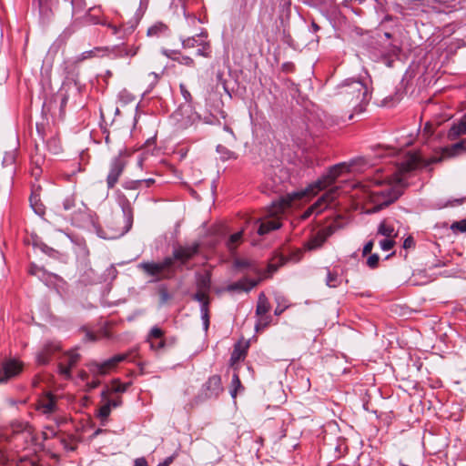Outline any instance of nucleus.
I'll return each instance as SVG.
<instances>
[{
  "label": "nucleus",
  "mask_w": 466,
  "mask_h": 466,
  "mask_svg": "<svg viewBox=\"0 0 466 466\" xmlns=\"http://www.w3.org/2000/svg\"><path fill=\"white\" fill-rule=\"evenodd\" d=\"M332 233L333 230L330 227L319 230L313 238L309 240L307 243V248L309 250L320 248Z\"/></svg>",
  "instance_id": "f8f14e48"
},
{
  "label": "nucleus",
  "mask_w": 466,
  "mask_h": 466,
  "mask_svg": "<svg viewBox=\"0 0 466 466\" xmlns=\"http://www.w3.org/2000/svg\"><path fill=\"white\" fill-rule=\"evenodd\" d=\"M123 52H125V56H135L137 54V51H138V47H127L126 46L123 50Z\"/></svg>",
  "instance_id": "09e8293b"
},
{
  "label": "nucleus",
  "mask_w": 466,
  "mask_h": 466,
  "mask_svg": "<svg viewBox=\"0 0 466 466\" xmlns=\"http://www.w3.org/2000/svg\"><path fill=\"white\" fill-rule=\"evenodd\" d=\"M288 197V194L285 197L279 198V201L272 203L268 209V216L270 217L268 219L262 221L258 228V233L260 236L268 234V232L278 229L281 227V223L279 218V215L283 213L287 208H291L296 205L297 201H301L302 199H293L289 202V205L283 206L282 200H284Z\"/></svg>",
  "instance_id": "20e7f679"
},
{
  "label": "nucleus",
  "mask_w": 466,
  "mask_h": 466,
  "mask_svg": "<svg viewBox=\"0 0 466 466\" xmlns=\"http://www.w3.org/2000/svg\"><path fill=\"white\" fill-rule=\"evenodd\" d=\"M111 407L116 408L119 407L122 404L121 398H117L116 400H107V401Z\"/></svg>",
  "instance_id": "6e6d98bb"
},
{
  "label": "nucleus",
  "mask_w": 466,
  "mask_h": 466,
  "mask_svg": "<svg viewBox=\"0 0 466 466\" xmlns=\"http://www.w3.org/2000/svg\"><path fill=\"white\" fill-rule=\"evenodd\" d=\"M130 384V382L121 383V381L118 379H115L112 381L111 392H125L128 389Z\"/></svg>",
  "instance_id": "c85d7f7f"
},
{
  "label": "nucleus",
  "mask_w": 466,
  "mask_h": 466,
  "mask_svg": "<svg viewBox=\"0 0 466 466\" xmlns=\"http://www.w3.org/2000/svg\"><path fill=\"white\" fill-rule=\"evenodd\" d=\"M178 63L187 66H194V60L189 56H182L175 58Z\"/></svg>",
  "instance_id": "a18cd8bd"
},
{
  "label": "nucleus",
  "mask_w": 466,
  "mask_h": 466,
  "mask_svg": "<svg viewBox=\"0 0 466 466\" xmlns=\"http://www.w3.org/2000/svg\"><path fill=\"white\" fill-rule=\"evenodd\" d=\"M194 299L202 304L201 307H206V309L208 308L209 299L207 291L198 289L195 294Z\"/></svg>",
  "instance_id": "c756f323"
},
{
  "label": "nucleus",
  "mask_w": 466,
  "mask_h": 466,
  "mask_svg": "<svg viewBox=\"0 0 466 466\" xmlns=\"http://www.w3.org/2000/svg\"><path fill=\"white\" fill-rule=\"evenodd\" d=\"M100 385V380L98 379H95L92 381L86 384L87 391H91L97 388Z\"/></svg>",
  "instance_id": "3c124183"
},
{
  "label": "nucleus",
  "mask_w": 466,
  "mask_h": 466,
  "mask_svg": "<svg viewBox=\"0 0 466 466\" xmlns=\"http://www.w3.org/2000/svg\"><path fill=\"white\" fill-rule=\"evenodd\" d=\"M29 202H30V205L33 208V210L37 214V215H44L45 213V207L44 205L40 202V199L38 198L37 195L35 194H32L29 198Z\"/></svg>",
  "instance_id": "5701e85b"
},
{
  "label": "nucleus",
  "mask_w": 466,
  "mask_h": 466,
  "mask_svg": "<svg viewBox=\"0 0 466 466\" xmlns=\"http://www.w3.org/2000/svg\"><path fill=\"white\" fill-rule=\"evenodd\" d=\"M174 461V456H169L167 458L165 459V462H167L168 464V466L173 462Z\"/></svg>",
  "instance_id": "69168bd1"
},
{
  "label": "nucleus",
  "mask_w": 466,
  "mask_h": 466,
  "mask_svg": "<svg viewBox=\"0 0 466 466\" xmlns=\"http://www.w3.org/2000/svg\"><path fill=\"white\" fill-rule=\"evenodd\" d=\"M135 466H148L145 458H138L135 461Z\"/></svg>",
  "instance_id": "4d7b16f0"
},
{
  "label": "nucleus",
  "mask_w": 466,
  "mask_h": 466,
  "mask_svg": "<svg viewBox=\"0 0 466 466\" xmlns=\"http://www.w3.org/2000/svg\"><path fill=\"white\" fill-rule=\"evenodd\" d=\"M11 427L14 432H21L25 429L26 424L23 422H14L11 424Z\"/></svg>",
  "instance_id": "de8ad7c7"
},
{
  "label": "nucleus",
  "mask_w": 466,
  "mask_h": 466,
  "mask_svg": "<svg viewBox=\"0 0 466 466\" xmlns=\"http://www.w3.org/2000/svg\"><path fill=\"white\" fill-rule=\"evenodd\" d=\"M378 234L384 236L386 238H393L397 237V232L395 231L394 227L389 223L387 219H384L380 222L378 228Z\"/></svg>",
  "instance_id": "f3484780"
},
{
  "label": "nucleus",
  "mask_w": 466,
  "mask_h": 466,
  "mask_svg": "<svg viewBox=\"0 0 466 466\" xmlns=\"http://www.w3.org/2000/svg\"><path fill=\"white\" fill-rule=\"evenodd\" d=\"M80 359V355L75 351H68L65 354L62 361L66 363V366L72 369L76 365Z\"/></svg>",
  "instance_id": "393cba45"
},
{
  "label": "nucleus",
  "mask_w": 466,
  "mask_h": 466,
  "mask_svg": "<svg viewBox=\"0 0 466 466\" xmlns=\"http://www.w3.org/2000/svg\"><path fill=\"white\" fill-rule=\"evenodd\" d=\"M22 363L15 360H9L3 363L0 369V383L17 376L22 371Z\"/></svg>",
  "instance_id": "1a4fd4ad"
},
{
  "label": "nucleus",
  "mask_w": 466,
  "mask_h": 466,
  "mask_svg": "<svg viewBox=\"0 0 466 466\" xmlns=\"http://www.w3.org/2000/svg\"><path fill=\"white\" fill-rule=\"evenodd\" d=\"M414 246V240L412 237H408L403 242L404 248H410Z\"/></svg>",
  "instance_id": "5fc2aeb1"
},
{
  "label": "nucleus",
  "mask_w": 466,
  "mask_h": 466,
  "mask_svg": "<svg viewBox=\"0 0 466 466\" xmlns=\"http://www.w3.org/2000/svg\"><path fill=\"white\" fill-rule=\"evenodd\" d=\"M367 92V86L361 81L351 80L341 85L339 94L350 103L359 104L364 99Z\"/></svg>",
  "instance_id": "39448f33"
},
{
  "label": "nucleus",
  "mask_w": 466,
  "mask_h": 466,
  "mask_svg": "<svg viewBox=\"0 0 466 466\" xmlns=\"http://www.w3.org/2000/svg\"><path fill=\"white\" fill-rule=\"evenodd\" d=\"M313 212H316L312 206H310L304 213L303 218H309Z\"/></svg>",
  "instance_id": "680f3d73"
},
{
  "label": "nucleus",
  "mask_w": 466,
  "mask_h": 466,
  "mask_svg": "<svg viewBox=\"0 0 466 466\" xmlns=\"http://www.w3.org/2000/svg\"><path fill=\"white\" fill-rule=\"evenodd\" d=\"M283 69L286 72H291L294 70V65L291 63H287L283 65Z\"/></svg>",
  "instance_id": "052dcab7"
},
{
  "label": "nucleus",
  "mask_w": 466,
  "mask_h": 466,
  "mask_svg": "<svg viewBox=\"0 0 466 466\" xmlns=\"http://www.w3.org/2000/svg\"><path fill=\"white\" fill-rule=\"evenodd\" d=\"M67 99H68L67 95L66 94H63L62 95V98H61V103H60V111H61L62 114L64 113L65 107H66V103H67Z\"/></svg>",
  "instance_id": "864d4df0"
},
{
  "label": "nucleus",
  "mask_w": 466,
  "mask_h": 466,
  "mask_svg": "<svg viewBox=\"0 0 466 466\" xmlns=\"http://www.w3.org/2000/svg\"><path fill=\"white\" fill-rule=\"evenodd\" d=\"M182 46L184 48H193L195 46H198V40L195 37H189L183 41Z\"/></svg>",
  "instance_id": "58836bf2"
},
{
  "label": "nucleus",
  "mask_w": 466,
  "mask_h": 466,
  "mask_svg": "<svg viewBox=\"0 0 466 466\" xmlns=\"http://www.w3.org/2000/svg\"><path fill=\"white\" fill-rule=\"evenodd\" d=\"M61 350V344L58 341L46 342L42 350L36 355V361L40 365H46L52 355Z\"/></svg>",
  "instance_id": "9d476101"
},
{
  "label": "nucleus",
  "mask_w": 466,
  "mask_h": 466,
  "mask_svg": "<svg viewBox=\"0 0 466 466\" xmlns=\"http://www.w3.org/2000/svg\"><path fill=\"white\" fill-rule=\"evenodd\" d=\"M311 206L313 207V208L315 209V211L317 213L321 212L322 210H324L327 208V207H325V202H324V198H322V196Z\"/></svg>",
  "instance_id": "37998d69"
},
{
  "label": "nucleus",
  "mask_w": 466,
  "mask_h": 466,
  "mask_svg": "<svg viewBox=\"0 0 466 466\" xmlns=\"http://www.w3.org/2000/svg\"><path fill=\"white\" fill-rule=\"evenodd\" d=\"M59 372L62 374L65 378H69L71 376V370L70 367L66 366L64 361H61L58 365Z\"/></svg>",
  "instance_id": "ea45409f"
},
{
  "label": "nucleus",
  "mask_w": 466,
  "mask_h": 466,
  "mask_svg": "<svg viewBox=\"0 0 466 466\" xmlns=\"http://www.w3.org/2000/svg\"><path fill=\"white\" fill-rule=\"evenodd\" d=\"M380 257L378 254H371L367 259V265L370 268H376L379 265Z\"/></svg>",
  "instance_id": "4c0bfd02"
},
{
  "label": "nucleus",
  "mask_w": 466,
  "mask_h": 466,
  "mask_svg": "<svg viewBox=\"0 0 466 466\" xmlns=\"http://www.w3.org/2000/svg\"><path fill=\"white\" fill-rule=\"evenodd\" d=\"M39 408L43 410L44 413H52L56 409V400L51 395H46L43 400L39 402Z\"/></svg>",
  "instance_id": "a211bd4d"
},
{
  "label": "nucleus",
  "mask_w": 466,
  "mask_h": 466,
  "mask_svg": "<svg viewBox=\"0 0 466 466\" xmlns=\"http://www.w3.org/2000/svg\"><path fill=\"white\" fill-rule=\"evenodd\" d=\"M258 285L257 280L243 279L238 282L232 283L228 287L229 291H246L248 292L251 289Z\"/></svg>",
  "instance_id": "2eb2a0df"
},
{
  "label": "nucleus",
  "mask_w": 466,
  "mask_h": 466,
  "mask_svg": "<svg viewBox=\"0 0 466 466\" xmlns=\"http://www.w3.org/2000/svg\"><path fill=\"white\" fill-rule=\"evenodd\" d=\"M127 166V160L120 153L117 157H114L109 166V172L106 177V186L108 188H113L118 182L120 176L123 174Z\"/></svg>",
  "instance_id": "423d86ee"
},
{
  "label": "nucleus",
  "mask_w": 466,
  "mask_h": 466,
  "mask_svg": "<svg viewBox=\"0 0 466 466\" xmlns=\"http://www.w3.org/2000/svg\"><path fill=\"white\" fill-rule=\"evenodd\" d=\"M48 151L54 155H58L62 152V146L60 139L57 137H51L46 142Z\"/></svg>",
  "instance_id": "4be33fe9"
},
{
  "label": "nucleus",
  "mask_w": 466,
  "mask_h": 466,
  "mask_svg": "<svg viewBox=\"0 0 466 466\" xmlns=\"http://www.w3.org/2000/svg\"><path fill=\"white\" fill-rule=\"evenodd\" d=\"M452 231L466 232V219L453 222L451 226Z\"/></svg>",
  "instance_id": "c9c22d12"
},
{
  "label": "nucleus",
  "mask_w": 466,
  "mask_h": 466,
  "mask_svg": "<svg viewBox=\"0 0 466 466\" xmlns=\"http://www.w3.org/2000/svg\"><path fill=\"white\" fill-rule=\"evenodd\" d=\"M155 183L154 178L137 179L134 181L126 182L124 185L125 188H140L149 187Z\"/></svg>",
  "instance_id": "412c9836"
},
{
  "label": "nucleus",
  "mask_w": 466,
  "mask_h": 466,
  "mask_svg": "<svg viewBox=\"0 0 466 466\" xmlns=\"http://www.w3.org/2000/svg\"><path fill=\"white\" fill-rule=\"evenodd\" d=\"M199 248L200 244L198 242H194L191 245L178 246L174 249L170 258H174V261L177 260L181 265H185L199 252Z\"/></svg>",
  "instance_id": "6e6552de"
},
{
  "label": "nucleus",
  "mask_w": 466,
  "mask_h": 466,
  "mask_svg": "<svg viewBox=\"0 0 466 466\" xmlns=\"http://www.w3.org/2000/svg\"><path fill=\"white\" fill-rule=\"evenodd\" d=\"M75 206H76V203H75V199L73 198V197H67L63 201V208L65 210H70L73 208H75Z\"/></svg>",
  "instance_id": "c03bdc74"
},
{
  "label": "nucleus",
  "mask_w": 466,
  "mask_h": 466,
  "mask_svg": "<svg viewBox=\"0 0 466 466\" xmlns=\"http://www.w3.org/2000/svg\"><path fill=\"white\" fill-rule=\"evenodd\" d=\"M169 34H170V30L167 27V25H166L165 24L160 23V22L156 23L153 25H151L147 29V36L156 37V38L167 37L169 35Z\"/></svg>",
  "instance_id": "4468645a"
},
{
  "label": "nucleus",
  "mask_w": 466,
  "mask_h": 466,
  "mask_svg": "<svg viewBox=\"0 0 466 466\" xmlns=\"http://www.w3.org/2000/svg\"><path fill=\"white\" fill-rule=\"evenodd\" d=\"M270 310V304L266 295L261 292L258 299L256 315L257 316H268L267 313Z\"/></svg>",
  "instance_id": "dca6fc26"
},
{
  "label": "nucleus",
  "mask_w": 466,
  "mask_h": 466,
  "mask_svg": "<svg viewBox=\"0 0 466 466\" xmlns=\"http://www.w3.org/2000/svg\"><path fill=\"white\" fill-rule=\"evenodd\" d=\"M373 247H374V241L373 240L368 241L363 248L362 255L366 256V255L371 253Z\"/></svg>",
  "instance_id": "8fccbe9b"
},
{
  "label": "nucleus",
  "mask_w": 466,
  "mask_h": 466,
  "mask_svg": "<svg viewBox=\"0 0 466 466\" xmlns=\"http://www.w3.org/2000/svg\"><path fill=\"white\" fill-rule=\"evenodd\" d=\"M326 284L329 288H336L340 284V279L337 273L328 271Z\"/></svg>",
  "instance_id": "cd10ccee"
},
{
  "label": "nucleus",
  "mask_w": 466,
  "mask_h": 466,
  "mask_svg": "<svg viewBox=\"0 0 466 466\" xmlns=\"http://www.w3.org/2000/svg\"><path fill=\"white\" fill-rule=\"evenodd\" d=\"M127 354H117L102 363L92 362L89 364V370L96 375H106L109 370L115 369L120 362L127 359Z\"/></svg>",
  "instance_id": "0eeeda50"
},
{
  "label": "nucleus",
  "mask_w": 466,
  "mask_h": 466,
  "mask_svg": "<svg viewBox=\"0 0 466 466\" xmlns=\"http://www.w3.org/2000/svg\"><path fill=\"white\" fill-rule=\"evenodd\" d=\"M165 346V341L163 339L158 340L157 342L151 341V347L155 350H161Z\"/></svg>",
  "instance_id": "603ef678"
},
{
  "label": "nucleus",
  "mask_w": 466,
  "mask_h": 466,
  "mask_svg": "<svg viewBox=\"0 0 466 466\" xmlns=\"http://www.w3.org/2000/svg\"><path fill=\"white\" fill-rule=\"evenodd\" d=\"M201 313H202V319L204 322V329L205 330H208L209 327V313H208V308L206 309V307H201Z\"/></svg>",
  "instance_id": "79ce46f5"
},
{
  "label": "nucleus",
  "mask_w": 466,
  "mask_h": 466,
  "mask_svg": "<svg viewBox=\"0 0 466 466\" xmlns=\"http://www.w3.org/2000/svg\"><path fill=\"white\" fill-rule=\"evenodd\" d=\"M462 151H466V140L445 147L441 148V156H433L425 160L420 159L417 155H411L401 163L400 172H410L416 169L420 165L427 167L431 164L441 162L445 158L455 157ZM388 183L391 186L390 188L385 191L373 192V194H381L385 198L380 204L375 206L369 212L374 213L380 211L383 208L388 207L396 201L402 195L401 187H404L402 174H394L390 178H389Z\"/></svg>",
  "instance_id": "f257e3e1"
},
{
  "label": "nucleus",
  "mask_w": 466,
  "mask_h": 466,
  "mask_svg": "<svg viewBox=\"0 0 466 466\" xmlns=\"http://www.w3.org/2000/svg\"><path fill=\"white\" fill-rule=\"evenodd\" d=\"M395 245V240L393 238H386L385 239H382L380 241V247L384 251L390 250Z\"/></svg>",
  "instance_id": "72a5a7b5"
},
{
  "label": "nucleus",
  "mask_w": 466,
  "mask_h": 466,
  "mask_svg": "<svg viewBox=\"0 0 466 466\" xmlns=\"http://www.w3.org/2000/svg\"><path fill=\"white\" fill-rule=\"evenodd\" d=\"M86 339L89 341H96L97 337L93 332L87 331L86 333Z\"/></svg>",
  "instance_id": "bf43d9fd"
},
{
  "label": "nucleus",
  "mask_w": 466,
  "mask_h": 466,
  "mask_svg": "<svg viewBox=\"0 0 466 466\" xmlns=\"http://www.w3.org/2000/svg\"><path fill=\"white\" fill-rule=\"evenodd\" d=\"M246 354L247 350L240 343L236 344L230 357L231 365L234 366L239 360H244Z\"/></svg>",
  "instance_id": "aec40b11"
},
{
  "label": "nucleus",
  "mask_w": 466,
  "mask_h": 466,
  "mask_svg": "<svg viewBox=\"0 0 466 466\" xmlns=\"http://www.w3.org/2000/svg\"><path fill=\"white\" fill-rule=\"evenodd\" d=\"M466 134V114L456 124H453L448 132V138L455 140L459 137Z\"/></svg>",
  "instance_id": "ddd939ff"
},
{
  "label": "nucleus",
  "mask_w": 466,
  "mask_h": 466,
  "mask_svg": "<svg viewBox=\"0 0 466 466\" xmlns=\"http://www.w3.org/2000/svg\"><path fill=\"white\" fill-rule=\"evenodd\" d=\"M111 411V406L108 402L100 407L98 415L101 419H106Z\"/></svg>",
  "instance_id": "e433bc0d"
},
{
  "label": "nucleus",
  "mask_w": 466,
  "mask_h": 466,
  "mask_svg": "<svg viewBox=\"0 0 466 466\" xmlns=\"http://www.w3.org/2000/svg\"><path fill=\"white\" fill-rule=\"evenodd\" d=\"M232 385L235 387L234 392L232 393V396H235L238 389L241 387V382H240V380H239V377H238V373H234L233 374Z\"/></svg>",
  "instance_id": "49530a36"
},
{
  "label": "nucleus",
  "mask_w": 466,
  "mask_h": 466,
  "mask_svg": "<svg viewBox=\"0 0 466 466\" xmlns=\"http://www.w3.org/2000/svg\"><path fill=\"white\" fill-rule=\"evenodd\" d=\"M108 27L112 29V32H113L114 35L117 34L118 29H117L116 25L109 24Z\"/></svg>",
  "instance_id": "0e129e2a"
},
{
  "label": "nucleus",
  "mask_w": 466,
  "mask_h": 466,
  "mask_svg": "<svg viewBox=\"0 0 466 466\" xmlns=\"http://www.w3.org/2000/svg\"><path fill=\"white\" fill-rule=\"evenodd\" d=\"M338 188H332L327 191L325 194L322 195V198H324L325 207H328L330 203H332L337 196Z\"/></svg>",
  "instance_id": "473e14b6"
},
{
  "label": "nucleus",
  "mask_w": 466,
  "mask_h": 466,
  "mask_svg": "<svg viewBox=\"0 0 466 466\" xmlns=\"http://www.w3.org/2000/svg\"><path fill=\"white\" fill-rule=\"evenodd\" d=\"M157 294L160 306L167 304L172 299V296L168 292L167 288L164 285L158 288Z\"/></svg>",
  "instance_id": "bb28decb"
},
{
  "label": "nucleus",
  "mask_w": 466,
  "mask_h": 466,
  "mask_svg": "<svg viewBox=\"0 0 466 466\" xmlns=\"http://www.w3.org/2000/svg\"><path fill=\"white\" fill-rule=\"evenodd\" d=\"M205 396L207 398L217 397L222 390L221 378L218 375L211 376L204 384Z\"/></svg>",
  "instance_id": "9b49d317"
},
{
  "label": "nucleus",
  "mask_w": 466,
  "mask_h": 466,
  "mask_svg": "<svg viewBox=\"0 0 466 466\" xmlns=\"http://www.w3.org/2000/svg\"><path fill=\"white\" fill-rule=\"evenodd\" d=\"M353 163H339L329 167L326 175L316 181L314 184L309 185L307 188L288 194V197L282 200V205L287 206L293 199L307 200L312 196L316 195L319 191L326 188L335 182V180L345 172H350Z\"/></svg>",
  "instance_id": "f03ea898"
},
{
  "label": "nucleus",
  "mask_w": 466,
  "mask_h": 466,
  "mask_svg": "<svg viewBox=\"0 0 466 466\" xmlns=\"http://www.w3.org/2000/svg\"><path fill=\"white\" fill-rule=\"evenodd\" d=\"M124 215H125V218H126L127 225L125 226L124 228L119 230V232L114 234L110 238H114L120 237V236L124 235L126 232H127L130 229V228L132 226V222H133V215H132L131 209L124 210Z\"/></svg>",
  "instance_id": "b1692460"
},
{
  "label": "nucleus",
  "mask_w": 466,
  "mask_h": 466,
  "mask_svg": "<svg viewBox=\"0 0 466 466\" xmlns=\"http://www.w3.org/2000/svg\"><path fill=\"white\" fill-rule=\"evenodd\" d=\"M108 393H109L108 390H104L102 391V393H101L102 398H103L104 400H107Z\"/></svg>",
  "instance_id": "338daca9"
},
{
  "label": "nucleus",
  "mask_w": 466,
  "mask_h": 466,
  "mask_svg": "<svg viewBox=\"0 0 466 466\" xmlns=\"http://www.w3.org/2000/svg\"><path fill=\"white\" fill-rule=\"evenodd\" d=\"M288 261V258L282 254L275 255L268 266V272L269 275L273 274L278 268L284 265Z\"/></svg>",
  "instance_id": "6ab92c4d"
},
{
  "label": "nucleus",
  "mask_w": 466,
  "mask_h": 466,
  "mask_svg": "<svg viewBox=\"0 0 466 466\" xmlns=\"http://www.w3.org/2000/svg\"><path fill=\"white\" fill-rule=\"evenodd\" d=\"M258 319L255 325V329L257 331H259L260 329H263L267 328L269 323L271 322V317L270 316H258Z\"/></svg>",
  "instance_id": "2f4dec72"
},
{
  "label": "nucleus",
  "mask_w": 466,
  "mask_h": 466,
  "mask_svg": "<svg viewBox=\"0 0 466 466\" xmlns=\"http://www.w3.org/2000/svg\"><path fill=\"white\" fill-rule=\"evenodd\" d=\"M101 432H103V430H101V429L96 430V431L93 433V437H96V436H97V435H99Z\"/></svg>",
  "instance_id": "774afa93"
},
{
  "label": "nucleus",
  "mask_w": 466,
  "mask_h": 466,
  "mask_svg": "<svg viewBox=\"0 0 466 466\" xmlns=\"http://www.w3.org/2000/svg\"><path fill=\"white\" fill-rule=\"evenodd\" d=\"M164 335V332L161 329H159L158 327H153L150 330V333H149V336H148V339L151 341H153V339H161L162 337Z\"/></svg>",
  "instance_id": "f704fd0d"
},
{
  "label": "nucleus",
  "mask_w": 466,
  "mask_h": 466,
  "mask_svg": "<svg viewBox=\"0 0 466 466\" xmlns=\"http://www.w3.org/2000/svg\"><path fill=\"white\" fill-rule=\"evenodd\" d=\"M210 288V278L208 275L200 276L198 279V289L208 292Z\"/></svg>",
  "instance_id": "7c9ffc66"
},
{
  "label": "nucleus",
  "mask_w": 466,
  "mask_h": 466,
  "mask_svg": "<svg viewBox=\"0 0 466 466\" xmlns=\"http://www.w3.org/2000/svg\"><path fill=\"white\" fill-rule=\"evenodd\" d=\"M242 239V231L232 234L227 241V247L230 251L237 248Z\"/></svg>",
  "instance_id": "a878e982"
},
{
  "label": "nucleus",
  "mask_w": 466,
  "mask_h": 466,
  "mask_svg": "<svg viewBox=\"0 0 466 466\" xmlns=\"http://www.w3.org/2000/svg\"><path fill=\"white\" fill-rule=\"evenodd\" d=\"M33 161L37 165L39 166L40 165V162L43 161L42 157H38V156H35L33 157Z\"/></svg>",
  "instance_id": "e2e57ef3"
},
{
  "label": "nucleus",
  "mask_w": 466,
  "mask_h": 466,
  "mask_svg": "<svg viewBox=\"0 0 466 466\" xmlns=\"http://www.w3.org/2000/svg\"><path fill=\"white\" fill-rule=\"evenodd\" d=\"M199 46H201V47L197 50V55L208 57L209 54H210L209 45L205 43V44H199Z\"/></svg>",
  "instance_id": "a19ab883"
},
{
  "label": "nucleus",
  "mask_w": 466,
  "mask_h": 466,
  "mask_svg": "<svg viewBox=\"0 0 466 466\" xmlns=\"http://www.w3.org/2000/svg\"><path fill=\"white\" fill-rule=\"evenodd\" d=\"M173 5L176 6L180 5L181 11H182L183 15L186 16L185 6H184L182 0H174Z\"/></svg>",
  "instance_id": "13d9d810"
},
{
  "label": "nucleus",
  "mask_w": 466,
  "mask_h": 466,
  "mask_svg": "<svg viewBox=\"0 0 466 466\" xmlns=\"http://www.w3.org/2000/svg\"><path fill=\"white\" fill-rule=\"evenodd\" d=\"M174 258H165L161 262L143 261L137 268L147 276L151 278V282H157L171 279L175 275L173 268Z\"/></svg>",
  "instance_id": "7ed1b4c3"
}]
</instances>
